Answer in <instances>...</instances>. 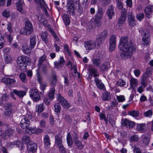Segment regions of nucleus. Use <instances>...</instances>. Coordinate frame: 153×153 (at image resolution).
I'll use <instances>...</instances> for the list:
<instances>
[{
  "label": "nucleus",
  "instance_id": "obj_62",
  "mask_svg": "<svg viewBox=\"0 0 153 153\" xmlns=\"http://www.w3.org/2000/svg\"><path fill=\"white\" fill-rule=\"evenodd\" d=\"M77 101L80 105H82L84 102V99L83 97L79 96L78 97Z\"/></svg>",
  "mask_w": 153,
  "mask_h": 153
},
{
  "label": "nucleus",
  "instance_id": "obj_23",
  "mask_svg": "<svg viewBox=\"0 0 153 153\" xmlns=\"http://www.w3.org/2000/svg\"><path fill=\"white\" fill-rule=\"evenodd\" d=\"M10 106L11 105L9 104H6L4 105V107L5 109V111H4V114L5 116H8L11 114L12 111Z\"/></svg>",
  "mask_w": 153,
  "mask_h": 153
},
{
  "label": "nucleus",
  "instance_id": "obj_31",
  "mask_svg": "<svg viewBox=\"0 0 153 153\" xmlns=\"http://www.w3.org/2000/svg\"><path fill=\"white\" fill-rule=\"evenodd\" d=\"M48 33L45 32L42 33L41 34L42 39L46 43H47L48 41Z\"/></svg>",
  "mask_w": 153,
  "mask_h": 153
},
{
  "label": "nucleus",
  "instance_id": "obj_49",
  "mask_svg": "<svg viewBox=\"0 0 153 153\" xmlns=\"http://www.w3.org/2000/svg\"><path fill=\"white\" fill-rule=\"evenodd\" d=\"M95 10L94 7H91L90 9V14L89 12L86 13V15L88 17H91V15L94 14L95 13Z\"/></svg>",
  "mask_w": 153,
  "mask_h": 153
},
{
  "label": "nucleus",
  "instance_id": "obj_9",
  "mask_svg": "<svg viewBox=\"0 0 153 153\" xmlns=\"http://www.w3.org/2000/svg\"><path fill=\"white\" fill-rule=\"evenodd\" d=\"M109 51L112 52L115 49L116 46V37L114 35H112L109 39Z\"/></svg>",
  "mask_w": 153,
  "mask_h": 153
},
{
  "label": "nucleus",
  "instance_id": "obj_34",
  "mask_svg": "<svg viewBox=\"0 0 153 153\" xmlns=\"http://www.w3.org/2000/svg\"><path fill=\"white\" fill-rule=\"evenodd\" d=\"M4 81L7 85H13L16 82V80L14 79H12L9 78H5Z\"/></svg>",
  "mask_w": 153,
  "mask_h": 153
},
{
  "label": "nucleus",
  "instance_id": "obj_38",
  "mask_svg": "<svg viewBox=\"0 0 153 153\" xmlns=\"http://www.w3.org/2000/svg\"><path fill=\"white\" fill-rule=\"evenodd\" d=\"M6 42L4 37L0 33V49L2 48Z\"/></svg>",
  "mask_w": 153,
  "mask_h": 153
},
{
  "label": "nucleus",
  "instance_id": "obj_35",
  "mask_svg": "<svg viewBox=\"0 0 153 153\" xmlns=\"http://www.w3.org/2000/svg\"><path fill=\"white\" fill-rule=\"evenodd\" d=\"M128 114L133 117H137L139 116L140 113L138 111L134 110L128 111Z\"/></svg>",
  "mask_w": 153,
  "mask_h": 153
},
{
  "label": "nucleus",
  "instance_id": "obj_4",
  "mask_svg": "<svg viewBox=\"0 0 153 153\" xmlns=\"http://www.w3.org/2000/svg\"><path fill=\"white\" fill-rule=\"evenodd\" d=\"M140 33H141L142 36L143 37L142 39V41L144 45H148L150 43V32L147 30L141 29L139 30Z\"/></svg>",
  "mask_w": 153,
  "mask_h": 153
},
{
  "label": "nucleus",
  "instance_id": "obj_25",
  "mask_svg": "<svg viewBox=\"0 0 153 153\" xmlns=\"http://www.w3.org/2000/svg\"><path fill=\"white\" fill-rule=\"evenodd\" d=\"M13 92L14 94L17 95L18 97L20 98L23 97L26 95V92L24 91H18L15 89L13 90Z\"/></svg>",
  "mask_w": 153,
  "mask_h": 153
},
{
  "label": "nucleus",
  "instance_id": "obj_5",
  "mask_svg": "<svg viewBox=\"0 0 153 153\" xmlns=\"http://www.w3.org/2000/svg\"><path fill=\"white\" fill-rule=\"evenodd\" d=\"M29 93L30 96L34 101L37 102L39 100L40 95L37 89L32 88L30 90Z\"/></svg>",
  "mask_w": 153,
  "mask_h": 153
},
{
  "label": "nucleus",
  "instance_id": "obj_13",
  "mask_svg": "<svg viewBox=\"0 0 153 153\" xmlns=\"http://www.w3.org/2000/svg\"><path fill=\"white\" fill-rule=\"evenodd\" d=\"M89 73L91 74L94 77H98L99 75V74L97 68L93 67L92 65H89L88 68Z\"/></svg>",
  "mask_w": 153,
  "mask_h": 153
},
{
  "label": "nucleus",
  "instance_id": "obj_37",
  "mask_svg": "<svg viewBox=\"0 0 153 153\" xmlns=\"http://www.w3.org/2000/svg\"><path fill=\"white\" fill-rule=\"evenodd\" d=\"M103 14L104 12L102 8L100 7H98V10L95 15L102 18Z\"/></svg>",
  "mask_w": 153,
  "mask_h": 153
},
{
  "label": "nucleus",
  "instance_id": "obj_56",
  "mask_svg": "<svg viewBox=\"0 0 153 153\" xmlns=\"http://www.w3.org/2000/svg\"><path fill=\"white\" fill-rule=\"evenodd\" d=\"M116 97L118 101L119 102H123L125 100V97L123 95L117 96Z\"/></svg>",
  "mask_w": 153,
  "mask_h": 153
},
{
  "label": "nucleus",
  "instance_id": "obj_18",
  "mask_svg": "<svg viewBox=\"0 0 153 153\" xmlns=\"http://www.w3.org/2000/svg\"><path fill=\"white\" fill-rule=\"evenodd\" d=\"M30 46L29 48L31 49H33L34 48L36 44V39L35 36L32 35L30 38Z\"/></svg>",
  "mask_w": 153,
  "mask_h": 153
},
{
  "label": "nucleus",
  "instance_id": "obj_19",
  "mask_svg": "<svg viewBox=\"0 0 153 153\" xmlns=\"http://www.w3.org/2000/svg\"><path fill=\"white\" fill-rule=\"evenodd\" d=\"M114 13L113 6L111 5L109 6L107 11V14L109 19H112V17Z\"/></svg>",
  "mask_w": 153,
  "mask_h": 153
},
{
  "label": "nucleus",
  "instance_id": "obj_57",
  "mask_svg": "<svg viewBox=\"0 0 153 153\" xmlns=\"http://www.w3.org/2000/svg\"><path fill=\"white\" fill-rule=\"evenodd\" d=\"M63 47L64 51L67 52L68 55L70 56L71 53L69 47L67 45L64 44L63 45Z\"/></svg>",
  "mask_w": 153,
  "mask_h": 153
},
{
  "label": "nucleus",
  "instance_id": "obj_12",
  "mask_svg": "<svg viewBox=\"0 0 153 153\" xmlns=\"http://www.w3.org/2000/svg\"><path fill=\"white\" fill-rule=\"evenodd\" d=\"M99 58H93L92 59V61L93 62V64L94 67H99L101 63L100 60L103 59L104 55L102 53H99Z\"/></svg>",
  "mask_w": 153,
  "mask_h": 153
},
{
  "label": "nucleus",
  "instance_id": "obj_30",
  "mask_svg": "<svg viewBox=\"0 0 153 153\" xmlns=\"http://www.w3.org/2000/svg\"><path fill=\"white\" fill-rule=\"evenodd\" d=\"M57 76L55 74H53L52 76V79L51 82V85L52 87L56 86L57 82Z\"/></svg>",
  "mask_w": 153,
  "mask_h": 153
},
{
  "label": "nucleus",
  "instance_id": "obj_11",
  "mask_svg": "<svg viewBox=\"0 0 153 153\" xmlns=\"http://www.w3.org/2000/svg\"><path fill=\"white\" fill-rule=\"evenodd\" d=\"M30 122L27 118V116H23L20 122V126L23 129H26L30 126Z\"/></svg>",
  "mask_w": 153,
  "mask_h": 153
},
{
  "label": "nucleus",
  "instance_id": "obj_61",
  "mask_svg": "<svg viewBox=\"0 0 153 153\" xmlns=\"http://www.w3.org/2000/svg\"><path fill=\"white\" fill-rule=\"evenodd\" d=\"M2 15L4 17L8 18L10 16V12L9 10H4L2 12Z\"/></svg>",
  "mask_w": 153,
  "mask_h": 153
},
{
  "label": "nucleus",
  "instance_id": "obj_40",
  "mask_svg": "<svg viewBox=\"0 0 153 153\" xmlns=\"http://www.w3.org/2000/svg\"><path fill=\"white\" fill-rule=\"evenodd\" d=\"M25 132L30 134L35 133V132H36L35 128L28 127L25 129Z\"/></svg>",
  "mask_w": 153,
  "mask_h": 153
},
{
  "label": "nucleus",
  "instance_id": "obj_6",
  "mask_svg": "<svg viewBox=\"0 0 153 153\" xmlns=\"http://www.w3.org/2000/svg\"><path fill=\"white\" fill-rule=\"evenodd\" d=\"M66 7L68 12L70 15L74 16L75 13V5L74 1L72 0H68Z\"/></svg>",
  "mask_w": 153,
  "mask_h": 153
},
{
  "label": "nucleus",
  "instance_id": "obj_3",
  "mask_svg": "<svg viewBox=\"0 0 153 153\" xmlns=\"http://www.w3.org/2000/svg\"><path fill=\"white\" fill-rule=\"evenodd\" d=\"M27 59L28 58L26 56H21L18 57L17 61V64L21 70L24 71L26 70V65L25 62Z\"/></svg>",
  "mask_w": 153,
  "mask_h": 153
},
{
  "label": "nucleus",
  "instance_id": "obj_64",
  "mask_svg": "<svg viewBox=\"0 0 153 153\" xmlns=\"http://www.w3.org/2000/svg\"><path fill=\"white\" fill-rule=\"evenodd\" d=\"M59 151L61 153H66V150L63 147V145L60 147H58Z\"/></svg>",
  "mask_w": 153,
  "mask_h": 153
},
{
  "label": "nucleus",
  "instance_id": "obj_7",
  "mask_svg": "<svg viewBox=\"0 0 153 153\" xmlns=\"http://www.w3.org/2000/svg\"><path fill=\"white\" fill-rule=\"evenodd\" d=\"M28 153H36L37 145L33 141H30L27 144Z\"/></svg>",
  "mask_w": 153,
  "mask_h": 153
},
{
  "label": "nucleus",
  "instance_id": "obj_27",
  "mask_svg": "<svg viewBox=\"0 0 153 153\" xmlns=\"http://www.w3.org/2000/svg\"><path fill=\"white\" fill-rule=\"evenodd\" d=\"M110 68L109 62H105L103 63L100 67V69L102 71H107Z\"/></svg>",
  "mask_w": 153,
  "mask_h": 153
},
{
  "label": "nucleus",
  "instance_id": "obj_24",
  "mask_svg": "<svg viewBox=\"0 0 153 153\" xmlns=\"http://www.w3.org/2000/svg\"><path fill=\"white\" fill-rule=\"evenodd\" d=\"M102 98L103 101H109L111 100V97L110 93L107 91H105L102 94Z\"/></svg>",
  "mask_w": 153,
  "mask_h": 153
},
{
  "label": "nucleus",
  "instance_id": "obj_55",
  "mask_svg": "<svg viewBox=\"0 0 153 153\" xmlns=\"http://www.w3.org/2000/svg\"><path fill=\"white\" fill-rule=\"evenodd\" d=\"M105 40L102 39L100 37H99V38H97L96 41V43H97V45L98 46H99L101 45L103 42Z\"/></svg>",
  "mask_w": 153,
  "mask_h": 153
},
{
  "label": "nucleus",
  "instance_id": "obj_42",
  "mask_svg": "<svg viewBox=\"0 0 153 153\" xmlns=\"http://www.w3.org/2000/svg\"><path fill=\"white\" fill-rule=\"evenodd\" d=\"M24 21L25 22V27H33L32 24L28 18H25L24 19Z\"/></svg>",
  "mask_w": 153,
  "mask_h": 153
},
{
  "label": "nucleus",
  "instance_id": "obj_43",
  "mask_svg": "<svg viewBox=\"0 0 153 153\" xmlns=\"http://www.w3.org/2000/svg\"><path fill=\"white\" fill-rule=\"evenodd\" d=\"M44 109V104L43 103H41L36 107V111L38 112L41 113L43 111Z\"/></svg>",
  "mask_w": 153,
  "mask_h": 153
},
{
  "label": "nucleus",
  "instance_id": "obj_52",
  "mask_svg": "<svg viewBox=\"0 0 153 153\" xmlns=\"http://www.w3.org/2000/svg\"><path fill=\"white\" fill-rule=\"evenodd\" d=\"M137 128L138 131H142L145 129V126L144 124H139L137 125Z\"/></svg>",
  "mask_w": 153,
  "mask_h": 153
},
{
  "label": "nucleus",
  "instance_id": "obj_28",
  "mask_svg": "<svg viewBox=\"0 0 153 153\" xmlns=\"http://www.w3.org/2000/svg\"><path fill=\"white\" fill-rule=\"evenodd\" d=\"M152 6H149L147 7L145 9L144 11L146 16L149 18L152 12Z\"/></svg>",
  "mask_w": 153,
  "mask_h": 153
},
{
  "label": "nucleus",
  "instance_id": "obj_60",
  "mask_svg": "<svg viewBox=\"0 0 153 153\" xmlns=\"http://www.w3.org/2000/svg\"><path fill=\"white\" fill-rule=\"evenodd\" d=\"M118 104V102L116 100H114L113 101H112L110 104V107H109V109H110V108H111V109H112L113 107L117 105Z\"/></svg>",
  "mask_w": 153,
  "mask_h": 153
},
{
  "label": "nucleus",
  "instance_id": "obj_17",
  "mask_svg": "<svg viewBox=\"0 0 153 153\" xmlns=\"http://www.w3.org/2000/svg\"><path fill=\"white\" fill-rule=\"evenodd\" d=\"M24 3L23 1L19 0L16 3V7L17 10L20 13H25V12L24 10L23 7Z\"/></svg>",
  "mask_w": 153,
  "mask_h": 153
},
{
  "label": "nucleus",
  "instance_id": "obj_41",
  "mask_svg": "<svg viewBox=\"0 0 153 153\" xmlns=\"http://www.w3.org/2000/svg\"><path fill=\"white\" fill-rule=\"evenodd\" d=\"M19 77L21 80L24 82L26 83L27 81L26 74L24 73H21L19 74Z\"/></svg>",
  "mask_w": 153,
  "mask_h": 153
},
{
  "label": "nucleus",
  "instance_id": "obj_44",
  "mask_svg": "<svg viewBox=\"0 0 153 153\" xmlns=\"http://www.w3.org/2000/svg\"><path fill=\"white\" fill-rule=\"evenodd\" d=\"M150 141V138L149 136H145L143 138V142L145 145H148Z\"/></svg>",
  "mask_w": 153,
  "mask_h": 153
},
{
  "label": "nucleus",
  "instance_id": "obj_21",
  "mask_svg": "<svg viewBox=\"0 0 153 153\" xmlns=\"http://www.w3.org/2000/svg\"><path fill=\"white\" fill-rule=\"evenodd\" d=\"M94 81L95 82L98 88L103 91L105 90V88L104 85L101 81V80L98 79V78H95Z\"/></svg>",
  "mask_w": 153,
  "mask_h": 153
},
{
  "label": "nucleus",
  "instance_id": "obj_50",
  "mask_svg": "<svg viewBox=\"0 0 153 153\" xmlns=\"http://www.w3.org/2000/svg\"><path fill=\"white\" fill-rule=\"evenodd\" d=\"M64 120L68 123L70 124L72 122V119L69 115L66 114L64 117Z\"/></svg>",
  "mask_w": 153,
  "mask_h": 153
},
{
  "label": "nucleus",
  "instance_id": "obj_48",
  "mask_svg": "<svg viewBox=\"0 0 153 153\" xmlns=\"http://www.w3.org/2000/svg\"><path fill=\"white\" fill-rule=\"evenodd\" d=\"M61 105L66 109H68L70 108L71 106L70 104L66 100L62 103Z\"/></svg>",
  "mask_w": 153,
  "mask_h": 153
},
{
  "label": "nucleus",
  "instance_id": "obj_1",
  "mask_svg": "<svg viewBox=\"0 0 153 153\" xmlns=\"http://www.w3.org/2000/svg\"><path fill=\"white\" fill-rule=\"evenodd\" d=\"M127 36H122L120 40L118 48L122 50L120 56L123 59L126 60L131 57L132 53L136 51V46L132 40L128 41Z\"/></svg>",
  "mask_w": 153,
  "mask_h": 153
},
{
  "label": "nucleus",
  "instance_id": "obj_36",
  "mask_svg": "<svg viewBox=\"0 0 153 153\" xmlns=\"http://www.w3.org/2000/svg\"><path fill=\"white\" fill-rule=\"evenodd\" d=\"M126 19V16H121L117 22L119 26H121L124 24Z\"/></svg>",
  "mask_w": 153,
  "mask_h": 153
},
{
  "label": "nucleus",
  "instance_id": "obj_47",
  "mask_svg": "<svg viewBox=\"0 0 153 153\" xmlns=\"http://www.w3.org/2000/svg\"><path fill=\"white\" fill-rule=\"evenodd\" d=\"M131 85L132 87L137 85V81L136 79L131 77L130 80Z\"/></svg>",
  "mask_w": 153,
  "mask_h": 153
},
{
  "label": "nucleus",
  "instance_id": "obj_39",
  "mask_svg": "<svg viewBox=\"0 0 153 153\" xmlns=\"http://www.w3.org/2000/svg\"><path fill=\"white\" fill-rule=\"evenodd\" d=\"M76 4L78 5V7L76 8V10L80 14H81L83 13V9L81 4H80L79 1H77L76 2Z\"/></svg>",
  "mask_w": 153,
  "mask_h": 153
},
{
  "label": "nucleus",
  "instance_id": "obj_32",
  "mask_svg": "<svg viewBox=\"0 0 153 153\" xmlns=\"http://www.w3.org/2000/svg\"><path fill=\"white\" fill-rule=\"evenodd\" d=\"M63 19L64 23L66 26H67L70 24V19L68 15L64 14L63 17Z\"/></svg>",
  "mask_w": 153,
  "mask_h": 153
},
{
  "label": "nucleus",
  "instance_id": "obj_10",
  "mask_svg": "<svg viewBox=\"0 0 153 153\" xmlns=\"http://www.w3.org/2000/svg\"><path fill=\"white\" fill-rule=\"evenodd\" d=\"M96 45V42L92 40L86 41L84 42V47L87 50H91L94 49Z\"/></svg>",
  "mask_w": 153,
  "mask_h": 153
},
{
  "label": "nucleus",
  "instance_id": "obj_51",
  "mask_svg": "<svg viewBox=\"0 0 153 153\" xmlns=\"http://www.w3.org/2000/svg\"><path fill=\"white\" fill-rule=\"evenodd\" d=\"M57 100L61 104L65 99L63 97H62L60 94H58L57 96Z\"/></svg>",
  "mask_w": 153,
  "mask_h": 153
},
{
  "label": "nucleus",
  "instance_id": "obj_29",
  "mask_svg": "<svg viewBox=\"0 0 153 153\" xmlns=\"http://www.w3.org/2000/svg\"><path fill=\"white\" fill-rule=\"evenodd\" d=\"M46 56L45 55L43 54L42 56L40 57L38 61V69H41L42 65H43V63L45 59Z\"/></svg>",
  "mask_w": 153,
  "mask_h": 153
},
{
  "label": "nucleus",
  "instance_id": "obj_15",
  "mask_svg": "<svg viewBox=\"0 0 153 153\" xmlns=\"http://www.w3.org/2000/svg\"><path fill=\"white\" fill-rule=\"evenodd\" d=\"M65 60L63 56L60 57V60L59 62L55 61L54 62L55 68H60L62 67L64 64Z\"/></svg>",
  "mask_w": 153,
  "mask_h": 153
},
{
  "label": "nucleus",
  "instance_id": "obj_46",
  "mask_svg": "<svg viewBox=\"0 0 153 153\" xmlns=\"http://www.w3.org/2000/svg\"><path fill=\"white\" fill-rule=\"evenodd\" d=\"M108 35V34L107 30H104L101 33V34L99 35V37H100L105 40L107 37Z\"/></svg>",
  "mask_w": 153,
  "mask_h": 153
},
{
  "label": "nucleus",
  "instance_id": "obj_16",
  "mask_svg": "<svg viewBox=\"0 0 153 153\" xmlns=\"http://www.w3.org/2000/svg\"><path fill=\"white\" fill-rule=\"evenodd\" d=\"M128 21L129 25L131 27L134 26L135 25L134 16L132 15V13L129 12L128 13Z\"/></svg>",
  "mask_w": 153,
  "mask_h": 153
},
{
  "label": "nucleus",
  "instance_id": "obj_14",
  "mask_svg": "<svg viewBox=\"0 0 153 153\" xmlns=\"http://www.w3.org/2000/svg\"><path fill=\"white\" fill-rule=\"evenodd\" d=\"M21 33L25 35H29L32 33L33 31V27H25L20 31Z\"/></svg>",
  "mask_w": 153,
  "mask_h": 153
},
{
  "label": "nucleus",
  "instance_id": "obj_63",
  "mask_svg": "<svg viewBox=\"0 0 153 153\" xmlns=\"http://www.w3.org/2000/svg\"><path fill=\"white\" fill-rule=\"evenodd\" d=\"M22 139L25 141L26 143H27V144L28 143H29L30 141V139L29 137L28 136L25 135L22 138Z\"/></svg>",
  "mask_w": 153,
  "mask_h": 153
},
{
  "label": "nucleus",
  "instance_id": "obj_2",
  "mask_svg": "<svg viewBox=\"0 0 153 153\" xmlns=\"http://www.w3.org/2000/svg\"><path fill=\"white\" fill-rule=\"evenodd\" d=\"M153 69L151 67L148 68L146 70V71L143 74L141 77L142 79L141 84L142 86L144 88L147 85V82L149 77L152 74Z\"/></svg>",
  "mask_w": 153,
  "mask_h": 153
},
{
  "label": "nucleus",
  "instance_id": "obj_22",
  "mask_svg": "<svg viewBox=\"0 0 153 153\" xmlns=\"http://www.w3.org/2000/svg\"><path fill=\"white\" fill-rule=\"evenodd\" d=\"M43 142L45 147L46 148H49L51 143L50 137L48 135L45 136L44 137Z\"/></svg>",
  "mask_w": 153,
  "mask_h": 153
},
{
  "label": "nucleus",
  "instance_id": "obj_20",
  "mask_svg": "<svg viewBox=\"0 0 153 153\" xmlns=\"http://www.w3.org/2000/svg\"><path fill=\"white\" fill-rule=\"evenodd\" d=\"M55 143L58 147L62 146V137L59 134H56L55 136Z\"/></svg>",
  "mask_w": 153,
  "mask_h": 153
},
{
  "label": "nucleus",
  "instance_id": "obj_45",
  "mask_svg": "<svg viewBox=\"0 0 153 153\" xmlns=\"http://www.w3.org/2000/svg\"><path fill=\"white\" fill-rule=\"evenodd\" d=\"M74 143L77 147L76 148L80 150L83 147V146L80 140L75 142Z\"/></svg>",
  "mask_w": 153,
  "mask_h": 153
},
{
  "label": "nucleus",
  "instance_id": "obj_8",
  "mask_svg": "<svg viewBox=\"0 0 153 153\" xmlns=\"http://www.w3.org/2000/svg\"><path fill=\"white\" fill-rule=\"evenodd\" d=\"M14 132V128H8L2 134V137L4 140H7L10 138L13 134Z\"/></svg>",
  "mask_w": 153,
  "mask_h": 153
},
{
  "label": "nucleus",
  "instance_id": "obj_58",
  "mask_svg": "<svg viewBox=\"0 0 153 153\" xmlns=\"http://www.w3.org/2000/svg\"><path fill=\"white\" fill-rule=\"evenodd\" d=\"M42 68V70L43 72L45 74H47L48 72V69L47 66L45 64H43L42 65L41 68Z\"/></svg>",
  "mask_w": 153,
  "mask_h": 153
},
{
  "label": "nucleus",
  "instance_id": "obj_59",
  "mask_svg": "<svg viewBox=\"0 0 153 153\" xmlns=\"http://www.w3.org/2000/svg\"><path fill=\"white\" fill-rule=\"evenodd\" d=\"M31 49L29 48H26V49H23L22 51L24 53L29 55L30 54Z\"/></svg>",
  "mask_w": 153,
  "mask_h": 153
},
{
  "label": "nucleus",
  "instance_id": "obj_26",
  "mask_svg": "<svg viewBox=\"0 0 153 153\" xmlns=\"http://www.w3.org/2000/svg\"><path fill=\"white\" fill-rule=\"evenodd\" d=\"M55 91L54 87H52L50 90L48 94V98L49 100H51L54 98Z\"/></svg>",
  "mask_w": 153,
  "mask_h": 153
},
{
  "label": "nucleus",
  "instance_id": "obj_33",
  "mask_svg": "<svg viewBox=\"0 0 153 153\" xmlns=\"http://www.w3.org/2000/svg\"><path fill=\"white\" fill-rule=\"evenodd\" d=\"M54 111L56 114L59 115L61 109L60 105L59 103H55L54 105Z\"/></svg>",
  "mask_w": 153,
  "mask_h": 153
},
{
  "label": "nucleus",
  "instance_id": "obj_53",
  "mask_svg": "<svg viewBox=\"0 0 153 153\" xmlns=\"http://www.w3.org/2000/svg\"><path fill=\"white\" fill-rule=\"evenodd\" d=\"M128 122L129 120L127 119H123L122 120L121 125L122 126H125L127 127Z\"/></svg>",
  "mask_w": 153,
  "mask_h": 153
},
{
  "label": "nucleus",
  "instance_id": "obj_54",
  "mask_svg": "<svg viewBox=\"0 0 153 153\" xmlns=\"http://www.w3.org/2000/svg\"><path fill=\"white\" fill-rule=\"evenodd\" d=\"M111 0H101V5L102 7H105L109 4Z\"/></svg>",
  "mask_w": 153,
  "mask_h": 153
}]
</instances>
